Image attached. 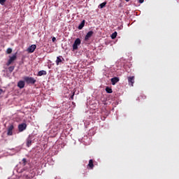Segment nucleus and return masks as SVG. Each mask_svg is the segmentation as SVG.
Here are the masks:
<instances>
[{"mask_svg": "<svg viewBox=\"0 0 179 179\" xmlns=\"http://www.w3.org/2000/svg\"><path fill=\"white\" fill-rule=\"evenodd\" d=\"M24 80L27 85H34V83L37 82V80L34 79V78L29 76L24 77Z\"/></svg>", "mask_w": 179, "mask_h": 179, "instance_id": "obj_1", "label": "nucleus"}, {"mask_svg": "<svg viewBox=\"0 0 179 179\" xmlns=\"http://www.w3.org/2000/svg\"><path fill=\"white\" fill-rule=\"evenodd\" d=\"M82 41H80V38H76L74 41V43L73 44V51L78 50V47H79Z\"/></svg>", "mask_w": 179, "mask_h": 179, "instance_id": "obj_2", "label": "nucleus"}, {"mask_svg": "<svg viewBox=\"0 0 179 179\" xmlns=\"http://www.w3.org/2000/svg\"><path fill=\"white\" fill-rule=\"evenodd\" d=\"M15 129V126L13 124H10L7 131V135L8 136H12L13 135V129Z\"/></svg>", "mask_w": 179, "mask_h": 179, "instance_id": "obj_3", "label": "nucleus"}, {"mask_svg": "<svg viewBox=\"0 0 179 179\" xmlns=\"http://www.w3.org/2000/svg\"><path fill=\"white\" fill-rule=\"evenodd\" d=\"M26 128H27V124H26V123H22L18 125L19 132H23Z\"/></svg>", "mask_w": 179, "mask_h": 179, "instance_id": "obj_4", "label": "nucleus"}, {"mask_svg": "<svg viewBox=\"0 0 179 179\" xmlns=\"http://www.w3.org/2000/svg\"><path fill=\"white\" fill-rule=\"evenodd\" d=\"M16 59V55H13L12 57H10L8 59V62L6 63L7 66H9Z\"/></svg>", "mask_w": 179, "mask_h": 179, "instance_id": "obj_5", "label": "nucleus"}, {"mask_svg": "<svg viewBox=\"0 0 179 179\" xmlns=\"http://www.w3.org/2000/svg\"><path fill=\"white\" fill-rule=\"evenodd\" d=\"M128 83L130 86H134V83H135V76L128 77Z\"/></svg>", "mask_w": 179, "mask_h": 179, "instance_id": "obj_6", "label": "nucleus"}, {"mask_svg": "<svg viewBox=\"0 0 179 179\" xmlns=\"http://www.w3.org/2000/svg\"><path fill=\"white\" fill-rule=\"evenodd\" d=\"M36 48H37V45H31V46H29V47L27 48V51H28V52L31 53V52H33L34 51L36 50Z\"/></svg>", "mask_w": 179, "mask_h": 179, "instance_id": "obj_7", "label": "nucleus"}, {"mask_svg": "<svg viewBox=\"0 0 179 179\" xmlns=\"http://www.w3.org/2000/svg\"><path fill=\"white\" fill-rule=\"evenodd\" d=\"M92 36H93V31H90L89 32H87V34L85 36V41H87V40H89V38L92 37Z\"/></svg>", "mask_w": 179, "mask_h": 179, "instance_id": "obj_8", "label": "nucleus"}, {"mask_svg": "<svg viewBox=\"0 0 179 179\" xmlns=\"http://www.w3.org/2000/svg\"><path fill=\"white\" fill-rule=\"evenodd\" d=\"M111 83L112 85H115L116 83H118V82H120V78L118 77H114L113 78H111Z\"/></svg>", "mask_w": 179, "mask_h": 179, "instance_id": "obj_9", "label": "nucleus"}, {"mask_svg": "<svg viewBox=\"0 0 179 179\" xmlns=\"http://www.w3.org/2000/svg\"><path fill=\"white\" fill-rule=\"evenodd\" d=\"M24 81L23 80H20L18 83H17V87L20 88V89H23V87H24Z\"/></svg>", "mask_w": 179, "mask_h": 179, "instance_id": "obj_10", "label": "nucleus"}, {"mask_svg": "<svg viewBox=\"0 0 179 179\" xmlns=\"http://www.w3.org/2000/svg\"><path fill=\"white\" fill-rule=\"evenodd\" d=\"M62 59L64 61L62 56L57 57L56 60V65H59L60 62H62Z\"/></svg>", "mask_w": 179, "mask_h": 179, "instance_id": "obj_11", "label": "nucleus"}, {"mask_svg": "<svg viewBox=\"0 0 179 179\" xmlns=\"http://www.w3.org/2000/svg\"><path fill=\"white\" fill-rule=\"evenodd\" d=\"M87 166L91 170H93V168L94 167V164H93V159H90Z\"/></svg>", "mask_w": 179, "mask_h": 179, "instance_id": "obj_12", "label": "nucleus"}, {"mask_svg": "<svg viewBox=\"0 0 179 179\" xmlns=\"http://www.w3.org/2000/svg\"><path fill=\"white\" fill-rule=\"evenodd\" d=\"M85 20H83L78 27V30H82V29H83V27H85Z\"/></svg>", "mask_w": 179, "mask_h": 179, "instance_id": "obj_13", "label": "nucleus"}, {"mask_svg": "<svg viewBox=\"0 0 179 179\" xmlns=\"http://www.w3.org/2000/svg\"><path fill=\"white\" fill-rule=\"evenodd\" d=\"M27 148H30V146H31V138H30V137L27 139Z\"/></svg>", "mask_w": 179, "mask_h": 179, "instance_id": "obj_14", "label": "nucleus"}, {"mask_svg": "<svg viewBox=\"0 0 179 179\" xmlns=\"http://www.w3.org/2000/svg\"><path fill=\"white\" fill-rule=\"evenodd\" d=\"M43 75H47V71L44 70L38 71V76H43Z\"/></svg>", "mask_w": 179, "mask_h": 179, "instance_id": "obj_15", "label": "nucleus"}, {"mask_svg": "<svg viewBox=\"0 0 179 179\" xmlns=\"http://www.w3.org/2000/svg\"><path fill=\"white\" fill-rule=\"evenodd\" d=\"M116 38H117V31H115L114 33L112 34L111 38L112 40H114Z\"/></svg>", "mask_w": 179, "mask_h": 179, "instance_id": "obj_16", "label": "nucleus"}, {"mask_svg": "<svg viewBox=\"0 0 179 179\" xmlns=\"http://www.w3.org/2000/svg\"><path fill=\"white\" fill-rule=\"evenodd\" d=\"M106 93H112V92H113V89H111V88L107 87L106 88Z\"/></svg>", "mask_w": 179, "mask_h": 179, "instance_id": "obj_17", "label": "nucleus"}, {"mask_svg": "<svg viewBox=\"0 0 179 179\" xmlns=\"http://www.w3.org/2000/svg\"><path fill=\"white\" fill-rule=\"evenodd\" d=\"M106 5H107V3L103 2L99 5V7L101 8V9H103V8H104L106 6Z\"/></svg>", "mask_w": 179, "mask_h": 179, "instance_id": "obj_18", "label": "nucleus"}, {"mask_svg": "<svg viewBox=\"0 0 179 179\" xmlns=\"http://www.w3.org/2000/svg\"><path fill=\"white\" fill-rule=\"evenodd\" d=\"M9 72L12 73L13 71H15V66H10L8 67Z\"/></svg>", "mask_w": 179, "mask_h": 179, "instance_id": "obj_19", "label": "nucleus"}, {"mask_svg": "<svg viewBox=\"0 0 179 179\" xmlns=\"http://www.w3.org/2000/svg\"><path fill=\"white\" fill-rule=\"evenodd\" d=\"M27 164V159L26 158L22 159V166H26Z\"/></svg>", "mask_w": 179, "mask_h": 179, "instance_id": "obj_20", "label": "nucleus"}, {"mask_svg": "<svg viewBox=\"0 0 179 179\" xmlns=\"http://www.w3.org/2000/svg\"><path fill=\"white\" fill-rule=\"evenodd\" d=\"M7 54H12V48H8L6 50Z\"/></svg>", "mask_w": 179, "mask_h": 179, "instance_id": "obj_21", "label": "nucleus"}, {"mask_svg": "<svg viewBox=\"0 0 179 179\" xmlns=\"http://www.w3.org/2000/svg\"><path fill=\"white\" fill-rule=\"evenodd\" d=\"M22 173H23V171H29V168H23L22 170H21Z\"/></svg>", "mask_w": 179, "mask_h": 179, "instance_id": "obj_22", "label": "nucleus"}, {"mask_svg": "<svg viewBox=\"0 0 179 179\" xmlns=\"http://www.w3.org/2000/svg\"><path fill=\"white\" fill-rule=\"evenodd\" d=\"M3 93H5V92H3V90H2V89L0 88V97H2V94H3Z\"/></svg>", "mask_w": 179, "mask_h": 179, "instance_id": "obj_23", "label": "nucleus"}, {"mask_svg": "<svg viewBox=\"0 0 179 179\" xmlns=\"http://www.w3.org/2000/svg\"><path fill=\"white\" fill-rule=\"evenodd\" d=\"M6 2V0H0L1 5H3Z\"/></svg>", "mask_w": 179, "mask_h": 179, "instance_id": "obj_24", "label": "nucleus"}, {"mask_svg": "<svg viewBox=\"0 0 179 179\" xmlns=\"http://www.w3.org/2000/svg\"><path fill=\"white\" fill-rule=\"evenodd\" d=\"M73 96H75V92L73 93V94L71 95V96L70 98L71 100H73Z\"/></svg>", "mask_w": 179, "mask_h": 179, "instance_id": "obj_25", "label": "nucleus"}, {"mask_svg": "<svg viewBox=\"0 0 179 179\" xmlns=\"http://www.w3.org/2000/svg\"><path fill=\"white\" fill-rule=\"evenodd\" d=\"M139 3H143L145 2V0H138Z\"/></svg>", "mask_w": 179, "mask_h": 179, "instance_id": "obj_26", "label": "nucleus"}, {"mask_svg": "<svg viewBox=\"0 0 179 179\" xmlns=\"http://www.w3.org/2000/svg\"><path fill=\"white\" fill-rule=\"evenodd\" d=\"M52 42L54 43L55 41H57V38H56L55 37H53V38H52Z\"/></svg>", "mask_w": 179, "mask_h": 179, "instance_id": "obj_27", "label": "nucleus"}, {"mask_svg": "<svg viewBox=\"0 0 179 179\" xmlns=\"http://www.w3.org/2000/svg\"><path fill=\"white\" fill-rule=\"evenodd\" d=\"M140 97H143V98H144V99H146V96H141Z\"/></svg>", "mask_w": 179, "mask_h": 179, "instance_id": "obj_28", "label": "nucleus"}, {"mask_svg": "<svg viewBox=\"0 0 179 179\" xmlns=\"http://www.w3.org/2000/svg\"><path fill=\"white\" fill-rule=\"evenodd\" d=\"M125 1H126V2H129L130 0H125Z\"/></svg>", "mask_w": 179, "mask_h": 179, "instance_id": "obj_29", "label": "nucleus"}]
</instances>
